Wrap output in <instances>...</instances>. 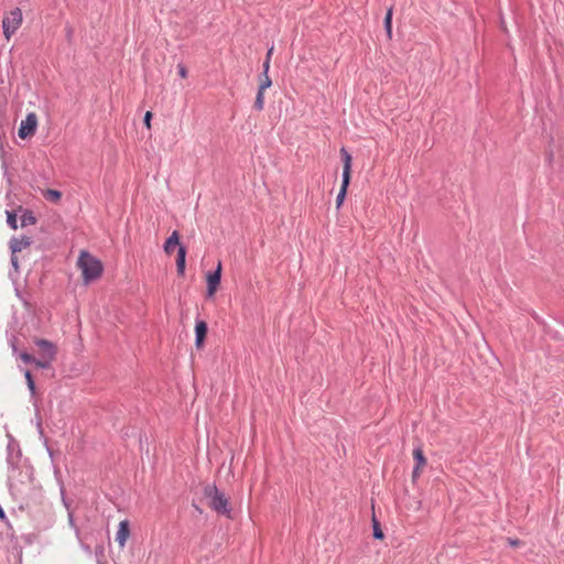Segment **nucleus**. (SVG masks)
Segmentation results:
<instances>
[{
	"mask_svg": "<svg viewBox=\"0 0 564 564\" xmlns=\"http://www.w3.org/2000/svg\"><path fill=\"white\" fill-rule=\"evenodd\" d=\"M77 265L82 271V275L86 284L97 280L104 271L101 261L87 251L80 252Z\"/></svg>",
	"mask_w": 564,
	"mask_h": 564,
	"instance_id": "obj_1",
	"label": "nucleus"
},
{
	"mask_svg": "<svg viewBox=\"0 0 564 564\" xmlns=\"http://www.w3.org/2000/svg\"><path fill=\"white\" fill-rule=\"evenodd\" d=\"M34 345L37 348V355L35 366L37 368L47 369L52 366V364L56 360V356L58 352L57 346L44 338H34Z\"/></svg>",
	"mask_w": 564,
	"mask_h": 564,
	"instance_id": "obj_2",
	"label": "nucleus"
},
{
	"mask_svg": "<svg viewBox=\"0 0 564 564\" xmlns=\"http://www.w3.org/2000/svg\"><path fill=\"white\" fill-rule=\"evenodd\" d=\"M205 496L209 499L208 507L218 514L231 518V508L229 499L224 492L219 491L216 486L208 485L205 487Z\"/></svg>",
	"mask_w": 564,
	"mask_h": 564,
	"instance_id": "obj_3",
	"label": "nucleus"
},
{
	"mask_svg": "<svg viewBox=\"0 0 564 564\" xmlns=\"http://www.w3.org/2000/svg\"><path fill=\"white\" fill-rule=\"evenodd\" d=\"M340 156L343 160V181H341V186H340L339 193L336 198V208L337 209H339L341 207V205L345 200L346 194H347V188L349 186L350 178H351V162H352L351 155L345 148L340 149Z\"/></svg>",
	"mask_w": 564,
	"mask_h": 564,
	"instance_id": "obj_4",
	"label": "nucleus"
},
{
	"mask_svg": "<svg viewBox=\"0 0 564 564\" xmlns=\"http://www.w3.org/2000/svg\"><path fill=\"white\" fill-rule=\"evenodd\" d=\"M23 21L22 11L19 8H14L7 13L2 20L3 35L9 41L11 36L21 26Z\"/></svg>",
	"mask_w": 564,
	"mask_h": 564,
	"instance_id": "obj_5",
	"label": "nucleus"
},
{
	"mask_svg": "<svg viewBox=\"0 0 564 564\" xmlns=\"http://www.w3.org/2000/svg\"><path fill=\"white\" fill-rule=\"evenodd\" d=\"M39 121L34 112H30L24 120L21 121L18 134L21 139L25 140L34 135Z\"/></svg>",
	"mask_w": 564,
	"mask_h": 564,
	"instance_id": "obj_6",
	"label": "nucleus"
},
{
	"mask_svg": "<svg viewBox=\"0 0 564 564\" xmlns=\"http://www.w3.org/2000/svg\"><path fill=\"white\" fill-rule=\"evenodd\" d=\"M221 271H223V265H221V262L218 261L216 270L214 272H209L206 275V283H207L206 296L208 299L214 297V295L216 294V292L220 285Z\"/></svg>",
	"mask_w": 564,
	"mask_h": 564,
	"instance_id": "obj_7",
	"label": "nucleus"
},
{
	"mask_svg": "<svg viewBox=\"0 0 564 564\" xmlns=\"http://www.w3.org/2000/svg\"><path fill=\"white\" fill-rule=\"evenodd\" d=\"M130 535L129 522L127 520H122L119 523L118 531L116 533V542L120 547H124L127 540Z\"/></svg>",
	"mask_w": 564,
	"mask_h": 564,
	"instance_id": "obj_8",
	"label": "nucleus"
},
{
	"mask_svg": "<svg viewBox=\"0 0 564 564\" xmlns=\"http://www.w3.org/2000/svg\"><path fill=\"white\" fill-rule=\"evenodd\" d=\"M31 246V238L22 236L20 238H12L10 241V249L13 254L23 251Z\"/></svg>",
	"mask_w": 564,
	"mask_h": 564,
	"instance_id": "obj_9",
	"label": "nucleus"
},
{
	"mask_svg": "<svg viewBox=\"0 0 564 564\" xmlns=\"http://www.w3.org/2000/svg\"><path fill=\"white\" fill-rule=\"evenodd\" d=\"M207 329L208 328H207L206 322L199 321L196 323V325H195V335H196L195 345L197 348H200L203 346V343L207 335Z\"/></svg>",
	"mask_w": 564,
	"mask_h": 564,
	"instance_id": "obj_10",
	"label": "nucleus"
},
{
	"mask_svg": "<svg viewBox=\"0 0 564 564\" xmlns=\"http://www.w3.org/2000/svg\"><path fill=\"white\" fill-rule=\"evenodd\" d=\"M177 246L180 247V234L174 230L164 243L165 253L171 254Z\"/></svg>",
	"mask_w": 564,
	"mask_h": 564,
	"instance_id": "obj_11",
	"label": "nucleus"
},
{
	"mask_svg": "<svg viewBox=\"0 0 564 564\" xmlns=\"http://www.w3.org/2000/svg\"><path fill=\"white\" fill-rule=\"evenodd\" d=\"M186 264V249L183 246L178 247L176 257V269L180 275H184Z\"/></svg>",
	"mask_w": 564,
	"mask_h": 564,
	"instance_id": "obj_12",
	"label": "nucleus"
},
{
	"mask_svg": "<svg viewBox=\"0 0 564 564\" xmlns=\"http://www.w3.org/2000/svg\"><path fill=\"white\" fill-rule=\"evenodd\" d=\"M392 14H393V8L390 7L384 17V29H386L387 37L389 40L392 39Z\"/></svg>",
	"mask_w": 564,
	"mask_h": 564,
	"instance_id": "obj_13",
	"label": "nucleus"
},
{
	"mask_svg": "<svg viewBox=\"0 0 564 564\" xmlns=\"http://www.w3.org/2000/svg\"><path fill=\"white\" fill-rule=\"evenodd\" d=\"M36 218L31 210H24L21 215V226L35 225Z\"/></svg>",
	"mask_w": 564,
	"mask_h": 564,
	"instance_id": "obj_14",
	"label": "nucleus"
},
{
	"mask_svg": "<svg viewBox=\"0 0 564 564\" xmlns=\"http://www.w3.org/2000/svg\"><path fill=\"white\" fill-rule=\"evenodd\" d=\"M43 196L47 200H51L53 203H58L61 197H62V193L59 191H56V189H45L43 192Z\"/></svg>",
	"mask_w": 564,
	"mask_h": 564,
	"instance_id": "obj_15",
	"label": "nucleus"
},
{
	"mask_svg": "<svg viewBox=\"0 0 564 564\" xmlns=\"http://www.w3.org/2000/svg\"><path fill=\"white\" fill-rule=\"evenodd\" d=\"M413 457L416 460V465L426 466L427 462L421 447H416L413 449Z\"/></svg>",
	"mask_w": 564,
	"mask_h": 564,
	"instance_id": "obj_16",
	"label": "nucleus"
},
{
	"mask_svg": "<svg viewBox=\"0 0 564 564\" xmlns=\"http://www.w3.org/2000/svg\"><path fill=\"white\" fill-rule=\"evenodd\" d=\"M253 108L258 111L264 108V90L258 89V94L253 104Z\"/></svg>",
	"mask_w": 564,
	"mask_h": 564,
	"instance_id": "obj_17",
	"label": "nucleus"
},
{
	"mask_svg": "<svg viewBox=\"0 0 564 564\" xmlns=\"http://www.w3.org/2000/svg\"><path fill=\"white\" fill-rule=\"evenodd\" d=\"M272 85V82L267 73H262L260 77L259 89L264 90Z\"/></svg>",
	"mask_w": 564,
	"mask_h": 564,
	"instance_id": "obj_18",
	"label": "nucleus"
},
{
	"mask_svg": "<svg viewBox=\"0 0 564 564\" xmlns=\"http://www.w3.org/2000/svg\"><path fill=\"white\" fill-rule=\"evenodd\" d=\"M372 527H373V536L376 539L382 540L384 538V534H383V532H382V530L380 528L379 522L376 519H373V525Z\"/></svg>",
	"mask_w": 564,
	"mask_h": 564,
	"instance_id": "obj_19",
	"label": "nucleus"
},
{
	"mask_svg": "<svg viewBox=\"0 0 564 564\" xmlns=\"http://www.w3.org/2000/svg\"><path fill=\"white\" fill-rule=\"evenodd\" d=\"M7 223L12 229L18 228L17 216L14 213L7 212Z\"/></svg>",
	"mask_w": 564,
	"mask_h": 564,
	"instance_id": "obj_20",
	"label": "nucleus"
},
{
	"mask_svg": "<svg viewBox=\"0 0 564 564\" xmlns=\"http://www.w3.org/2000/svg\"><path fill=\"white\" fill-rule=\"evenodd\" d=\"M20 359L25 364L32 362L35 365V361H36V357H34L33 355L25 352V351L20 354Z\"/></svg>",
	"mask_w": 564,
	"mask_h": 564,
	"instance_id": "obj_21",
	"label": "nucleus"
},
{
	"mask_svg": "<svg viewBox=\"0 0 564 564\" xmlns=\"http://www.w3.org/2000/svg\"><path fill=\"white\" fill-rule=\"evenodd\" d=\"M24 377L26 379V383H28V387H29L30 391L34 392L35 391V384H34V381H33L31 372L29 370H26L24 372Z\"/></svg>",
	"mask_w": 564,
	"mask_h": 564,
	"instance_id": "obj_22",
	"label": "nucleus"
},
{
	"mask_svg": "<svg viewBox=\"0 0 564 564\" xmlns=\"http://www.w3.org/2000/svg\"><path fill=\"white\" fill-rule=\"evenodd\" d=\"M425 466H419V465H415V467L413 468V471H412V479L413 481L416 480L421 474H422V470Z\"/></svg>",
	"mask_w": 564,
	"mask_h": 564,
	"instance_id": "obj_23",
	"label": "nucleus"
},
{
	"mask_svg": "<svg viewBox=\"0 0 564 564\" xmlns=\"http://www.w3.org/2000/svg\"><path fill=\"white\" fill-rule=\"evenodd\" d=\"M177 73L178 75L182 77V78H186L187 77V69L184 65L182 64H178L177 65Z\"/></svg>",
	"mask_w": 564,
	"mask_h": 564,
	"instance_id": "obj_24",
	"label": "nucleus"
},
{
	"mask_svg": "<svg viewBox=\"0 0 564 564\" xmlns=\"http://www.w3.org/2000/svg\"><path fill=\"white\" fill-rule=\"evenodd\" d=\"M151 119H152V112L151 111H147L145 115H144V124L147 128H151Z\"/></svg>",
	"mask_w": 564,
	"mask_h": 564,
	"instance_id": "obj_25",
	"label": "nucleus"
},
{
	"mask_svg": "<svg viewBox=\"0 0 564 564\" xmlns=\"http://www.w3.org/2000/svg\"><path fill=\"white\" fill-rule=\"evenodd\" d=\"M269 68H270V59L265 58V61L263 63V72L262 73H267L268 74Z\"/></svg>",
	"mask_w": 564,
	"mask_h": 564,
	"instance_id": "obj_26",
	"label": "nucleus"
},
{
	"mask_svg": "<svg viewBox=\"0 0 564 564\" xmlns=\"http://www.w3.org/2000/svg\"><path fill=\"white\" fill-rule=\"evenodd\" d=\"M11 262H12V265H13L15 269H18L19 264H18V257H17V254H13V253H12Z\"/></svg>",
	"mask_w": 564,
	"mask_h": 564,
	"instance_id": "obj_27",
	"label": "nucleus"
},
{
	"mask_svg": "<svg viewBox=\"0 0 564 564\" xmlns=\"http://www.w3.org/2000/svg\"><path fill=\"white\" fill-rule=\"evenodd\" d=\"M272 53H273V47L269 48V51L267 53V59H271Z\"/></svg>",
	"mask_w": 564,
	"mask_h": 564,
	"instance_id": "obj_28",
	"label": "nucleus"
},
{
	"mask_svg": "<svg viewBox=\"0 0 564 564\" xmlns=\"http://www.w3.org/2000/svg\"><path fill=\"white\" fill-rule=\"evenodd\" d=\"M510 544L512 546H518L519 545V541L518 540H514V541L512 540V541H510Z\"/></svg>",
	"mask_w": 564,
	"mask_h": 564,
	"instance_id": "obj_29",
	"label": "nucleus"
},
{
	"mask_svg": "<svg viewBox=\"0 0 564 564\" xmlns=\"http://www.w3.org/2000/svg\"><path fill=\"white\" fill-rule=\"evenodd\" d=\"M6 517L3 509L0 507V519H3Z\"/></svg>",
	"mask_w": 564,
	"mask_h": 564,
	"instance_id": "obj_30",
	"label": "nucleus"
}]
</instances>
